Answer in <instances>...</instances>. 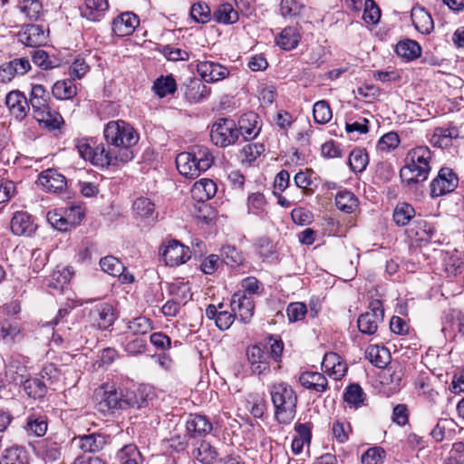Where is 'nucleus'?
<instances>
[{
  "mask_svg": "<svg viewBox=\"0 0 464 464\" xmlns=\"http://www.w3.org/2000/svg\"><path fill=\"white\" fill-rule=\"evenodd\" d=\"M104 138L112 148L107 149L109 156H114L113 166L127 163L134 158L132 147L139 141V134L128 122L118 120L107 123Z\"/></svg>",
  "mask_w": 464,
  "mask_h": 464,
  "instance_id": "obj_1",
  "label": "nucleus"
},
{
  "mask_svg": "<svg viewBox=\"0 0 464 464\" xmlns=\"http://www.w3.org/2000/svg\"><path fill=\"white\" fill-rule=\"evenodd\" d=\"M407 159V164L400 172L402 182L411 186L426 180L430 171L431 152L430 149L426 146L416 147L409 152Z\"/></svg>",
  "mask_w": 464,
  "mask_h": 464,
  "instance_id": "obj_2",
  "label": "nucleus"
},
{
  "mask_svg": "<svg viewBox=\"0 0 464 464\" xmlns=\"http://www.w3.org/2000/svg\"><path fill=\"white\" fill-rule=\"evenodd\" d=\"M214 158L209 150L203 146H195L190 151L178 154L176 165L179 172L189 179L198 177L213 164Z\"/></svg>",
  "mask_w": 464,
  "mask_h": 464,
  "instance_id": "obj_3",
  "label": "nucleus"
},
{
  "mask_svg": "<svg viewBox=\"0 0 464 464\" xmlns=\"http://www.w3.org/2000/svg\"><path fill=\"white\" fill-rule=\"evenodd\" d=\"M270 393L276 420L283 424L290 423L296 412L295 392L287 383L279 382L271 387Z\"/></svg>",
  "mask_w": 464,
  "mask_h": 464,
  "instance_id": "obj_4",
  "label": "nucleus"
},
{
  "mask_svg": "<svg viewBox=\"0 0 464 464\" xmlns=\"http://www.w3.org/2000/svg\"><path fill=\"white\" fill-rule=\"evenodd\" d=\"M74 147L81 158L97 167L111 166L116 159L114 156H109L103 144L94 146L93 140L87 138L74 140Z\"/></svg>",
  "mask_w": 464,
  "mask_h": 464,
  "instance_id": "obj_5",
  "label": "nucleus"
},
{
  "mask_svg": "<svg viewBox=\"0 0 464 464\" xmlns=\"http://www.w3.org/2000/svg\"><path fill=\"white\" fill-rule=\"evenodd\" d=\"M240 136L236 122L231 119H218L211 128V140L221 148L234 144Z\"/></svg>",
  "mask_w": 464,
  "mask_h": 464,
  "instance_id": "obj_6",
  "label": "nucleus"
},
{
  "mask_svg": "<svg viewBox=\"0 0 464 464\" xmlns=\"http://www.w3.org/2000/svg\"><path fill=\"white\" fill-rule=\"evenodd\" d=\"M383 308L380 300H373L369 304V310L361 314L357 320L358 329L364 334H373L383 319Z\"/></svg>",
  "mask_w": 464,
  "mask_h": 464,
  "instance_id": "obj_7",
  "label": "nucleus"
},
{
  "mask_svg": "<svg viewBox=\"0 0 464 464\" xmlns=\"http://www.w3.org/2000/svg\"><path fill=\"white\" fill-rule=\"evenodd\" d=\"M160 253L165 264L169 266H179L191 257L189 248L178 240H170L163 245Z\"/></svg>",
  "mask_w": 464,
  "mask_h": 464,
  "instance_id": "obj_8",
  "label": "nucleus"
},
{
  "mask_svg": "<svg viewBox=\"0 0 464 464\" xmlns=\"http://www.w3.org/2000/svg\"><path fill=\"white\" fill-rule=\"evenodd\" d=\"M459 179L450 168H441L438 176L430 182V197L438 198L456 189Z\"/></svg>",
  "mask_w": 464,
  "mask_h": 464,
  "instance_id": "obj_9",
  "label": "nucleus"
},
{
  "mask_svg": "<svg viewBox=\"0 0 464 464\" xmlns=\"http://www.w3.org/2000/svg\"><path fill=\"white\" fill-rule=\"evenodd\" d=\"M196 68L201 79L208 83L220 82L230 74L227 67L208 60L198 61Z\"/></svg>",
  "mask_w": 464,
  "mask_h": 464,
  "instance_id": "obj_10",
  "label": "nucleus"
},
{
  "mask_svg": "<svg viewBox=\"0 0 464 464\" xmlns=\"http://www.w3.org/2000/svg\"><path fill=\"white\" fill-rule=\"evenodd\" d=\"M246 356L254 374H264L270 371V355L266 346L252 345L246 350Z\"/></svg>",
  "mask_w": 464,
  "mask_h": 464,
  "instance_id": "obj_11",
  "label": "nucleus"
},
{
  "mask_svg": "<svg viewBox=\"0 0 464 464\" xmlns=\"http://www.w3.org/2000/svg\"><path fill=\"white\" fill-rule=\"evenodd\" d=\"M27 360L21 354H12L5 362V376L9 382L22 384L27 373Z\"/></svg>",
  "mask_w": 464,
  "mask_h": 464,
  "instance_id": "obj_12",
  "label": "nucleus"
},
{
  "mask_svg": "<svg viewBox=\"0 0 464 464\" xmlns=\"http://www.w3.org/2000/svg\"><path fill=\"white\" fill-rule=\"evenodd\" d=\"M232 313L246 323L254 314L255 304L252 296L246 293L237 292L232 296L230 303Z\"/></svg>",
  "mask_w": 464,
  "mask_h": 464,
  "instance_id": "obj_13",
  "label": "nucleus"
},
{
  "mask_svg": "<svg viewBox=\"0 0 464 464\" xmlns=\"http://www.w3.org/2000/svg\"><path fill=\"white\" fill-rule=\"evenodd\" d=\"M140 24V19L132 12H124L115 17L112 21V31L120 37L132 34Z\"/></svg>",
  "mask_w": 464,
  "mask_h": 464,
  "instance_id": "obj_14",
  "label": "nucleus"
},
{
  "mask_svg": "<svg viewBox=\"0 0 464 464\" xmlns=\"http://www.w3.org/2000/svg\"><path fill=\"white\" fill-rule=\"evenodd\" d=\"M18 41L26 46L37 47L46 43L47 35L41 25L29 24L19 32Z\"/></svg>",
  "mask_w": 464,
  "mask_h": 464,
  "instance_id": "obj_15",
  "label": "nucleus"
},
{
  "mask_svg": "<svg viewBox=\"0 0 464 464\" xmlns=\"http://www.w3.org/2000/svg\"><path fill=\"white\" fill-rule=\"evenodd\" d=\"M92 321L100 329H107L116 319L113 306L109 303H101L95 305L90 312Z\"/></svg>",
  "mask_w": 464,
  "mask_h": 464,
  "instance_id": "obj_16",
  "label": "nucleus"
},
{
  "mask_svg": "<svg viewBox=\"0 0 464 464\" xmlns=\"http://www.w3.org/2000/svg\"><path fill=\"white\" fill-rule=\"evenodd\" d=\"M83 452L94 453L102 450L108 442V437L102 433H91L75 437L72 440Z\"/></svg>",
  "mask_w": 464,
  "mask_h": 464,
  "instance_id": "obj_17",
  "label": "nucleus"
},
{
  "mask_svg": "<svg viewBox=\"0 0 464 464\" xmlns=\"http://www.w3.org/2000/svg\"><path fill=\"white\" fill-rule=\"evenodd\" d=\"M38 183L47 191L53 193L63 191L67 186L65 177L52 169H48L39 175Z\"/></svg>",
  "mask_w": 464,
  "mask_h": 464,
  "instance_id": "obj_18",
  "label": "nucleus"
},
{
  "mask_svg": "<svg viewBox=\"0 0 464 464\" xmlns=\"http://www.w3.org/2000/svg\"><path fill=\"white\" fill-rule=\"evenodd\" d=\"M107 390L104 391L100 406L102 410L107 408V410H125L128 409V403L126 400V392H118L113 386L106 384Z\"/></svg>",
  "mask_w": 464,
  "mask_h": 464,
  "instance_id": "obj_19",
  "label": "nucleus"
},
{
  "mask_svg": "<svg viewBox=\"0 0 464 464\" xmlns=\"http://www.w3.org/2000/svg\"><path fill=\"white\" fill-rule=\"evenodd\" d=\"M11 230L16 236H32L36 226L34 225L31 216L23 211L15 212L11 220Z\"/></svg>",
  "mask_w": 464,
  "mask_h": 464,
  "instance_id": "obj_20",
  "label": "nucleus"
},
{
  "mask_svg": "<svg viewBox=\"0 0 464 464\" xmlns=\"http://www.w3.org/2000/svg\"><path fill=\"white\" fill-rule=\"evenodd\" d=\"M322 368L334 380H340L347 371L346 363L335 353H328L324 355Z\"/></svg>",
  "mask_w": 464,
  "mask_h": 464,
  "instance_id": "obj_21",
  "label": "nucleus"
},
{
  "mask_svg": "<svg viewBox=\"0 0 464 464\" xmlns=\"http://www.w3.org/2000/svg\"><path fill=\"white\" fill-rule=\"evenodd\" d=\"M5 104L16 119L22 120L26 116L28 103L25 96L21 92H10L6 95Z\"/></svg>",
  "mask_w": 464,
  "mask_h": 464,
  "instance_id": "obj_22",
  "label": "nucleus"
},
{
  "mask_svg": "<svg viewBox=\"0 0 464 464\" xmlns=\"http://www.w3.org/2000/svg\"><path fill=\"white\" fill-rule=\"evenodd\" d=\"M211 90L198 79H191L186 85L185 97L192 103L201 102L210 95Z\"/></svg>",
  "mask_w": 464,
  "mask_h": 464,
  "instance_id": "obj_23",
  "label": "nucleus"
},
{
  "mask_svg": "<svg viewBox=\"0 0 464 464\" xmlns=\"http://www.w3.org/2000/svg\"><path fill=\"white\" fill-rule=\"evenodd\" d=\"M217 193L216 183L209 179H201L194 183L191 195L198 202H204L212 198Z\"/></svg>",
  "mask_w": 464,
  "mask_h": 464,
  "instance_id": "obj_24",
  "label": "nucleus"
},
{
  "mask_svg": "<svg viewBox=\"0 0 464 464\" xmlns=\"http://www.w3.org/2000/svg\"><path fill=\"white\" fill-rule=\"evenodd\" d=\"M100 266L105 273L112 276L122 277V283L132 282L133 276L123 275L125 269L123 264L116 257L108 256L101 259Z\"/></svg>",
  "mask_w": 464,
  "mask_h": 464,
  "instance_id": "obj_25",
  "label": "nucleus"
},
{
  "mask_svg": "<svg viewBox=\"0 0 464 464\" xmlns=\"http://www.w3.org/2000/svg\"><path fill=\"white\" fill-rule=\"evenodd\" d=\"M411 21L417 31L423 34H430L434 24L431 15L422 7H414L411 10Z\"/></svg>",
  "mask_w": 464,
  "mask_h": 464,
  "instance_id": "obj_26",
  "label": "nucleus"
},
{
  "mask_svg": "<svg viewBox=\"0 0 464 464\" xmlns=\"http://www.w3.org/2000/svg\"><path fill=\"white\" fill-rule=\"evenodd\" d=\"M34 117L42 127L49 130H58L63 123V119L60 113L50 107L46 110L38 111Z\"/></svg>",
  "mask_w": 464,
  "mask_h": 464,
  "instance_id": "obj_27",
  "label": "nucleus"
},
{
  "mask_svg": "<svg viewBox=\"0 0 464 464\" xmlns=\"http://www.w3.org/2000/svg\"><path fill=\"white\" fill-rule=\"evenodd\" d=\"M186 430L189 437L205 435L212 430V424L202 415H190L186 422Z\"/></svg>",
  "mask_w": 464,
  "mask_h": 464,
  "instance_id": "obj_28",
  "label": "nucleus"
},
{
  "mask_svg": "<svg viewBox=\"0 0 464 464\" xmlns=\"http://www.w3.org/2000/svg\"><path fill=\"white\" fill-rule=\"evenodd\" d=\"M299 382L306 389H312L317 392H324L328 387L325 376L317 372H306L300 375Z\"/></svg>",
  "mask_w": 464,
  "mask_h": 464,
  "instance_id": "obj_29",
  "label": "nucleus"
},
{
  "mask_svg": "<svg viewBox=\"0 0 464 464\" xmlns=\"http://www.w3.org/2000/svg\"><path fill=\"white\" fill-rule=\"evenodd\" d=\"M193 457L202 464H213L218 453L217 450L207 440H201L194 444Z\"/></svg>",
  "mask_w": 464,
  "mask_h": 464,
  "instance_id": "obj_30",
  "label": "nucleus"
},
{
  "mask_svg": "<svg viewBox=\"0 0 464 464\" xmlns=\"http://www.w3.org/2000/svg\"><path fill=\"white\" fill-rule=\"evenodd\" d=\"M108 7V0H85L82 14L90 21L97 22L102 19Z\"/></svg>",
  "mask_w": 464,
  "mask_h": 464,
  "instance_id": "obj_31",
  "label": "nucleus"
},
{
  "mask_svg": "<svg viewBox=\"0 0 464 464\" xmlns=\"http://www.w3.org/2000/svg\"><path fill=\"white\" fill-rule=\"evenodd\" d=\"M459 136L457 128H436L430 138V143L438 148H447L451 145L454 138Z\"/></svg>",
  "mask_w": 464,
  "mask_h": 464,
  "instance_id": "obj_32",
  "label": "nucleus"
},
{
  "mask_svg": "<svg viewBox=\"0 0 464 464\" xmlns=\"http://www.w3.org/2000/svg\"><path fill=\"white\" fill-rule=\"evenodd\" d=\"M331 430L334 440L339 444L346 443L353 433L351 423L344 418H335L333 420Z\"/></svg>",
  "mask_w": 464,
  "mask_h": 464,
  "instance_id": "obj_33",
  "label": "nucleus"
},
{
  "mask_svg": "<svg viewBox=\"0 0 464 464\" xmlns=\"http://www.w3.org/2000/svg\"><path fill=\"white\" fill-rule=\"evenodd\" d=\"M0 464H28L27 452L24 447L12 446L1 453Z\"/></svg>",
  "mask_w": 464,
  "mask_h": 464,
  "instance_id": "obj_34",
  "label": "nucleus"
},
{
  "mask_svg": "<svg viewBox=\"0 0 464 464\" xmlns=\"http://www.w3.org/2000/svg\"><path fill=\"white\" fill-rule=\"evenodd\" d=\"M150 394V388L146 386H140L136 391H126L128 408L140 409L147 406Z\"/></svg>",
  "mask_w": 464,
  "mask_h": 464,
  "instance_id": "obj_35",
  "label": "nucleus"
},
{
  "mask_svg": "<svg viewBox=\"0 0 464 464\" xmlns=\"http://www.w3.org/2000/svg\"><path fill=\"white\" fill-rule=\"evenodd\" d=\"M301 36L296 28L285 27L276 38V44L285 51L295 49L300 42Z\"/></svg>",
  "mask_w": 464,
  "mask_h": 464,
  "instance_id": "obj_36",
  "label": "nucleus"
},
{
  "mask_svg": "<svg viewBox=\"0 0 464 464\" xmlns=\"http://www.w3.org/2000/svg\"><path fill=\"white\" fill-rule=\"evenodd\" d=\"M216 22L224 24H232L238 21L237 11L229 3H223L213 13Z\"/></svg>",
  "mask_w": 464,
  "mask_h": 464,
  "instance_id": "obj_37",
  "label": "nucleus"
},
{
  "mask_svg": "<svg viewBox=\"0 0 464 464\" xmlns=\"http://www.w3.org/2000/svg\"><path fill=\"white\" fill-rule=\"evenodd\" d=\"M366 358L378 368H384L390 362V353L384 346L371 345L366 350Z\"/></svg>",
  "mask_w": 464,
  "mask_h": 464,
  "instance_id": "obj_38",
  "label": "nucleus"
},
{
  "mask_svg": "<svg viewBox=\"0 0 464 464\" xmlns=\"http://www.w3.org/2000/svg\"><path fill=\"white\" fill-rule=\"evenodd\" d=\"M53 95L58 100H69L77 93V87L71 79L57 81L52 89Z\"/></svg>",
  "mask_w": 464,
  "mask_h": 464,
  "instance_id": "obj_39",
  "label": "nucleus"
},
{
  "mask_svg": "<svg viewBox=\"0 0 464 464\" xmlns=\"http://www.w3.org/2000/svg\"><path fill=\"white\" fill-rule=\"evenodd\" d=\"M359 201L353 193L348 190H341L335 197L337 208L345 213H353L358 208Z\"/></svg>",
  "mask_w": 464,
  "mask_h": 464,
  "instance_id": "obj_40",
  "label": "nucleus"
},
{
  "mask_svg": "<svg viewBox=\"0 0 464 464\" xmlns=\"http://www.w3.org/2000/svg\"><path fill=\"white\" fill-rule=\"evenodd\" d=\"M295 436L292 441V450L295 454L303 451L304 444H309L311 440V429L306 423H300L295 426Z\"/></svg>",
  "mask_w": 464,
  "mask_h": 464,
  "instance_id": "obj_41",
  "label": "nucleus"
},
{
  "mask_svg": "<svg viewBox=\"0 0 464 464\" xmlns=\"http://www.w3.org/2000/svg\"><path fill=\"white\" fill-rule=\"evenodd\" d=\"M343 400L351 408L357 409L363 405L365 393L359 384L353 383L346 387Z\"/></svg>",
  "mask_w": 464,
  "mask_h": 464,
  "instance_id": "obj_42",
  "label": "nucleus"
},
{
  "mask_svg": "<svg viewBox=\"0 0 464 464\" xmlns=\"http://www.w3.org/2000/svg\"><path fill=\"white\" fill-rule=\"evenodd\" d=\"M348 162L353 172H362L369 163V157L366 150L361 148L353 149L350 152Z\"/></svg>",
  "mask_w": 464,
  "mask_h": 464,
  "instance_id": "obj_43",
  "label": "nucleus"
},
{
  "mask_svg": "<svg viewBox=\"0 0 464 464\" xmlns=\"http://www.w3.org/2000/svg\"><path fill=\"white\" fill-rule=\"evenodd\" d=\"M395 51L398 55L408 60L415 59L421 53V48L419 44L410 39L399 42L396 45Z\"/></svg>",
  "mask_w": 464,
  "mask_h": 464,
  "instance_id": "obj_44",
  "label": "nucleus"
},
{
  "mask_svg": "<svg viewBox=\"0 0 464 464\" xmlns=\"http://www.w3.org/2000/svg\"><path fill=\"white\" fill-rule=\"evenodd\" d=\"M60 447L56 442L42 440L38 445V454L45 462H54L61 456Z\"/></svg>",
  "mask_w": 464,
  "mask_h": 464,
  "instance_id": "obj_45",
  "label": "nucleus"
},
{
  "mask_svg": "<svg viewBox=\"0 0 464 464\" xmlns=\"http://www.w3.org/2000/svg\"><path fill=\"white\" fill-rule=\"evenodd\" d=\"M25 429L29 435L44 436L47 431L46 418L35 414L28 416Z\"/></svg>",
  "mask_w": 464,
  "mask_h": 464,
  "instance_id": "obj_46",
  "label": "nucleus"
},
{
  "mask_svg": "<svg viewBox=\"0 0 464 464\" xmlns=\"http://www.w3.org/2000/svg\"><path fill=\"white\" fill-rule=\"evenodd\" d=\"M153 90L159 97L163 98L176 92L177 83L171 75L161 76L154 82Z\"/></svg>",
  "mask_w": 464,
  "mask_h": 464,
  "instance_id": "obj_47",
  "label": "nucleus"
},
{
  "mask_svg": "<svg viewBox=\"0 0 464 464\" xmlns=\"http://www.w3.org/2000/svg\"><path fill=\"white\" fill-rule=\"evenodd\" d=\"M267 202L265 196L260 192L249 194L247 198V209L249 213L258 216H266Z\"/></svg>",
  "mask_w": 464,
  "mask_h": 464,
  "instance_id": "obj_48",
  "label": "nucleus"
},
{
  "mask_svg": "<svg viewBox=\"0 0 464 464\" xmlns=\"http://www.w3.org/2000/svg\"><path fill=\"white\" fill-rule=\"evenodd\" d=\"M256 120L257 116L255 113L245 114L239 121L240 127L238 130H240V135H244L246 138L256 137L260 130Z\"/></svg>",
  "mask_w": 464,
  "mask_h": 464,
  "instance_id": "obj_49",
  "label": "nucleus"
},
{
  "mask_svg": "<svg viewBox=\"0 0 464 464\" xmlns=\"http://www.w3.org/2000/svg\"><path fill=\"white\" fill-rule=\"evenodd\" d=\"M20 10L33 21H37L44 14V7L39 0H23L20 3Z\"/></svg>",
  "mask_w": 464,
  "mask_h": 464,
  "instance_id": "obj_50",
  "label": "nucleus"
},
{
  "mask_svg": "<svg viewBox=\"0 0 464 464\" xmlns=\"http://www.w3.org/2000/svg\"><path fill=\"white\" fill-rule=\"evenodd\" d=\"M22 384L29 397L42 398L46 393V382L38 379H29L27 376Z\"/></svg>",
  "mask_w": 464,
  "mask_h": 464,
  "instance_id": "obj_51",
  "label": "nucleus"
},
{
  "mask_svg": "<svg viewBox=\"0 0 464 464\" xmlns=\"http://www.w3.org/2000/svg\"><path fill=\"white\" fill-rule=\"evenodd\" d=\"M414 215L415 210L411 205L401 203L396 206L393 211V220L399 226H405L410 222Z\"/></svg>",
  "mask_w": 464,
  "mask_h": 464,
  "instance_id": "obj_52",
  "label": "nucleus"
},
{
  "mask_svg": "<svg viewBox=\"0 0 464 464\" xmlns=\"http://www.w3.org/2000/svg\"><path fill=\"white\" fill-rule=\"evenodd\" d=\"M140 454L134 444H128L121 448L116 455L119 464H138Z\"/></svg>",
  "mask_w": 464,
  "mask_h": 464,
  "instance_id": "obj_53",
  "label": "nucleus"
},
{
  "mask_svg": "<svg viewBox=\"0 0 464 464\" xmlns=\"http://www.w3.org/2000/svg\"><path fill=\"white\" fill-rule=\"evenodd\" d=\"M133 209L142 218L154 219V203L147 198H137L133 203Z\"/></svg>",
  "mask_w": 464,
  "mask_h": 464,
  "instance_id": "obj_54",
  "label": "nucleus"
},
{
  "mask_svg": "<svg viewBox=\"0 0 464 464\" xmlns=\"http://www.w3.org/2000/svg\"><path fill=\"white\" fill-rule=\"evenodd\" d=\"M313 115L315 122L325 124L332 119V110L325 101H319L314 103Z\"/></svg>",
  "mask_w": 464,
  "mask_h": 464,
  "instance_id": "obj_55",
  "label": "nucleus"
},
{
  "mask_svg": "<svg viewBox=\"0 0 464 464\" xmlns=\"http://www.w3.org/2000/svg\"><path fill=\"white\" fill-rule=\"evenodd\" d=\"M304 5L298 0H281L280 14L285 18H293L300 14Z\"/></svg>",
  "mask_w": 464,
  "mask_h": 464,
  "instance_id": "obj_56",
  "label": "nucleus"
},
{
  "mask_svg": "<svg viewBox=\"0 0 464 464\" xmlns=\"http://www.w3.org/2000/svg\"><path fill=\"white\" fill-rule=\"evenodd\" d=\"M221 256L224 262L230 266H237L243 264L242 254L231 246H226L221 249Z\"/></svg>",
  "mask_w": 464,
  "mask_h": 464,
  "instance_id": "obj_57",
  "label": "nucleus"
},
{
  "mask_svg": "<svg viewBox=\"0 0 464 464\" xmlns=\"http://www.w3.org/2000/svg\"><path fill=\"white\" fill-rule=\"evenodd\" d=\"M210 15V8L205 3H197L191 6L190 16L198 23L205 24L208 22Z\"/></svg>",
  "mask_w": 464,
  "mask_h": 464,
  "instance_id": "obj_58",
  "label": "nucleus"
},
{
  "mask_svg": "<svg viewBox=\"0 0 464 464\" xmlns=\"http://www.w3.org/2000/svg\"><path fill=\"white\" fill-rule=\"evenodd\" d=\"M265 151V146L262 143H248L241 150L242 160L252 162L256 160Z\"/></svg>",
  "mask_w": 464,
  "mask_h": 464,
  "instance_id": "obj_59",
  "label": "nucleus"
},
{
  "mask_svg": "<svg viewBox=\"0 0 464 464\" xmlns=\"http://www.w3.org/2000/svg\"><path fill=\"white\" fill-rule=\"evenodd\" d=\"M151 329L150 320L146 317H137L129 324L132 335L139 336L147 334Z\"/></svg>",
  "mask_w": 464,
  "mask_h": 464,
  "instance_id": "obj_60",
  "label": "nucleus"
},
{
  "mask_svg": "<svg viewBox=\"0 0 464 464\" xmlns=\"http://www.w3.org/2000/svg\"><path fill=\"white\" fill-rule=\"evenodd\" d=\"M47 220L52 227L60 231H67L72 227L65 215L57 211H49L47 213Z\"/></svg>",
  "mask_w": 464,
  "mask_h": 464,
  "instance_id": "obj_61",
  "label": "nucleus"
},
{
  "mask_svg": "<svg viewBox=\"0 0 464 464\" xmlns=\"http://www.w3.org/2000/svg\"><path fill=\"white\" fill-rule=\"evenodd\" d=\"M385 452L382 448H370L362 455V464H382Z\"/></svg>",
  "mask_w": 464,
  "mask_h": 464,
  "instance_id": "obj_62",
  "label": "nucleus"
},
{
  "mask_svg": "<svg viewBox=\"0 0 464 464\" xmlns=\"http://www.w3.org/2000/svg\"><path fill=\"white\" fill-rule=\"evenodd\" d=\"M381 11L372 0H366L364 4V11L362 14L363 20L367 24H375L379 22Z\"/></svg>",
  "mask_w": 464,
  "mask_h": 464,
  "instance_id": "obj_63",
  "label": "nucleus"
},
{
  "mask_svg": "<svg viewBox=\"0 0 464 464\" xmlns=\"http://www.w3.org/2000/svg\"><path fill=\"white\" fill-rule=\"evenodd\" d=\"M286 313L290 322H297L304 318L307 308L304 303H292L288 305Z\"/></svg>",
  "mask_w": 464,
  "mask_h": 464,
  "instance_id": "obj_64",
  "label": "nucleus"
}]
</instances>
